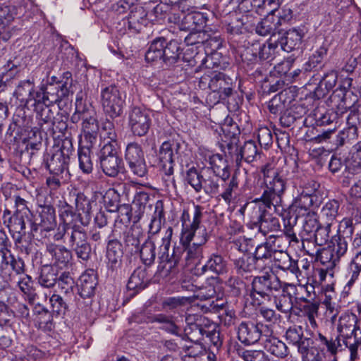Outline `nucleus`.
Returning a JSON list of instances; mask_svg holds the SVG:
<instances>
[{
    "mask_svg": "<svg viewBox=\"0 0 361 361\" xmlns=\"http://www.w3.org/2000/svg\"><path fill=\"white\" fill-rule=\"evenodd\" d=\"M261 172L263 174L264 190L262 196L253 201L256 204L253 208V214L255 216H252V219L254 225L266 235L269 232L280 229L279 219L267 211L265 207L270 208L279 203L286 189L287 180L284 175L275 169L270 163L264 165Z\"/></svg>",
    "mask_w": 361,
    "mask_h": 361,
    "instance_id": "1",
    "label": "nucleus"
},
{
    "mask_svg": "<svg viewBox=\"0 0 361 361\" xmlns=\"http://www.w3.org/2000/svg\"><path fill=\"white\" fill-rule=\"evenodd\" d=\"M68 237V244L75 253L78 258L84 261L90 259L91 246L87 241V237L83 226L71 223L59 224L58 232L54 235L55 240H61L65 235Z\"/></svg>",
    "mask_w": 361,
    "mask_h": 361,
    "instance_id": "2",
    "label": "nucleus"
},
{
    "mask_svg": "<svg viewBox=\"0 0 361 361\" xmlns=\"http://www.w3.org/2000/svg\"><path fill=\"white\" fill-rule=\"evenodd\" d=\"M258 18L250 19L249 20V16H243L242 21L231 22L227 26V31L231 34H240L243 32V27L245 26V29H250L255 27L256 33L261 36H267L271 35L272 37L276 36V33L280 34L281 31L279 30L280 26V20L276 21L274 15L267 16L261 21L255 23Z\"/></svg>",
    "mask_w": 361,
    "mask_h": 361,
    "instance_id": "3",
    "label": "nucleus"
},
{
    "mask_svg": "<svg viewBox=\"0 0 361 361\" xmlns=\"http://www.w3.org/2000/svg\"><path fill=\"white\" fill-rule=\"evenodd\" d=\"M198 85L202 90L216 92L219 99L224 100L232 94L234 83L232 78L225 73L207 70L200 77Z\"/></svg>",
    "mask_w": 361,
    "mask_h": 361,
    "instance_id": "4",
    "label": "nucleus"
},
{
    "mask_svg": "<svg viewBox=\"0 0 361 361\" xmlns=\"http://www.w3.org/2000/svg\"><path fill=\"white\" fill-rule=\"evenodd\" d=\"M281 288V282L279 278L266 273L261 276H256L252 282V289L249 293L250 297L260 304L262 300H269L274 292L279 291Z\"/></svg>",
    "mask_w": 361,
    "mask_h": 361,
    "instance_id": "5",
    "label": "nucleus"
},
{
    "mask_svg": "<svg viewBox=\"0 0 361 361\" xmlns=\"http://www.w3.org/2000/svg\"><path fill=\"white\" fill-rule=\"evenodd\" d=\"M124 103L118 87L111 85L102 89L101 104L104 112L111 118H116L122 114Z\"/></svg>",
    "mask_w": 361,
    "mask_h": 361,
    "instance_id": "6",
    "label": "nucleus"
},
{
    "mask_svg": "<svg viewBox=\"0 0 361 361\" xmlns=\"http://www.w3.org/2000/svg\"><path fill=\"white\" fill-rule=\"evenodd\" d=\"M185 321L186 326L184 327V335L190 341H201L207 333V329L214 326L210 319L202 314H189Z\"/></svg>",
    "mask_w": 361,
    "mask_h": 361,
    "instance_id": "7",
    "label": "nucleus"
},
{
    "mask_svg": "<svg viewBox=\"0 0 361 361\" xmlns=\"http://www.w3.org/2000/svg\"><path fill=\"white\" fill-rule=\"evenodd\" d=\"M129 126L135 135L143 136L151 126L150 113L140 107H133L129 113Z\"/></svg>",
    "mask_w": 361,
    "mask_h": 361,
    "instance_id": "8",
    "label": "nucleus"
},
{
    "mask_svg": "<svg viewBox=\"0 0 361 361\" xmlns=\"http://www.w3.org/2000/svg\"><path fill=\"white\" fill-rule=\"evenodd\" d=\"M173 235V228L169 226L165 231L164 235L162 238V244L160 245L159 258L161 261H166V265H169V269L173 268L180 261L183 253V248L180 247H174L173 253L169 257V250L171 246V238Z\"/></svg>",
    "mask_w": 361,
    "mask_h": 361,
    "instance_id": "9",
    "label": "nucleus"
},
{
    "mask_svg": "<svg viewBox=\"0 0 361 361\" xmlns=\"http://www.w3.org/2000/svg\"><path fill=\"white\" fill-rule=\"evenodd\" d=\"M41 90L46 94L49 104H54L60 102L63 98L68 95L66 85H60L56 81V77L52 76L45 82L43 80L41 85Z\"/></svg>",
    "mask_w": 361,
    "mask_h": 361,
    "instance_id": "10",
    "label": "nucleus"
},
{
    "mask_svg": "<svg viewBox=\"0 0 361 361\" xmlns=\"http://www.w3.org/2000/svg\"><path fill=\"white\" fill-rule=\"evenodd\" d=\"M16 211L13 216L11 218L13 223V229L20 233L25 229V220H28L31 215V212L28 207L27 202L20 196H15Z\"/></svg>",
    "mask_w": 361,
    "mask_h": 361,
    "instance_id": "11",
    "label": "nucleus"
},
{
    "mask_svg": "<svg viewBox=\"0 0 361 361\" xmlns=\"http://www.w3.org/2000/svg\"><path fill=\"white\" fill-rule=\"evenodd\" d=\"M237 335L242 343L247 345L255 344L262 335L259 324L252 322H242L237 327Z\"/></svg>",
    "mask_w": 361,
    "mask_h": 361,
    "instance_id": "12",
    "label": "nucleus"
},
{
    "mask_svg": "<svg viewBox=\"0 0 361 361\" xmlns=\"http://www.w3.org/2000/svg\"><path fill=\"white\" fill-rule=\"evenodd\" d=\"M46 252L51 256L54 265L61 269L68 267L72 259L71 250L63 245L47 244Z\"/></svg>",
    "mask_w": 361,
    "mask_h": 361,
    "instance_id": "13",
    "label": "nucleus"
},
{
    "mask_svg": "<svg viewBox=\"0 0 361 361\" xmlns=\"http://www.w3.org/2000/svg\"><path fill=\"white\" fill-rule=\"evenodd\" d=\"M40 222L33 228V231L49 233L56 227L55 209L50 205L44 206L39 214Z\"/></svg>",
    "mask_w": 361,
    "mask_h": 361,
    "instance_id": "14",
    "label": "nucleus"
},
{
    "mask_svg": "<svg viewBox=\"0 0 361 361\" xmlns=\"http://www.w3.org/2000/svg\"><path fill=\"white\" fill-rule=\"evenodd\" d=\"M174 142L166 141L162 143L159 152V159L164 173L170 178L173 173Z\"/></svg>",
    "mask_w": 361,
    "mask_h": 361,
    "instance_id": "15",
    "label": "nucleus"
},
{
    "mask_svg": "<svg viewBox=\"0 0 361 361\" xmlns=\"http://www.w3.org/2000/svg\"><path fill=\"white\" fill-rule=\"evenodd\" d=\"M97 280L92 269L83 273L78 280V291L83 298H90L94 295Z\"/></svg>",
    "mask_w": 361,
    "mask_h": 361,
    "instance_id": "16",
    "label": "nucleus"
},
{
    "mask_svg": "<svg viewBox=\"0 0 361 361\" xmlns=\"http://www.w3.org/2000/svg\"><path fill=\"white\" fill-rule=\"evenodd\" d=\"M305 32L300 28H292L286 31L284 36L279 41L281 49L287 52L298 49L301 44Z\"/></svg>",
    "mask_w": 361,
    "mask_h": 361,
    "instance_id": "17",
    "label": "nucleus"
},
{
    "mask_svg": "<svg viewBox=\"0 0 361 361\" xmlns=\"http://www.w3.org/2000/svg\"><path fill=\"white\" fill-rule=\"evenodd\" d=\"M358 324L357 318L355 314L345 312L343 314L338 320L337 331L339 338L343 340L352 338L353 331Z\"/></svg>",
    "mask_w": 361,
    "mask_h": 361,
    "instance_id": "18",
    "label": "nucleus"
},
{
    "mask_svg": "<svg viewBox=\"0 0 361 361\" xmlns=\"http://www.w3.org/2000/svg\"><path fill=\"white\" fill-rule=\"evenodd\" d=\"M122 244L118 240H111L106 247V257L109 269L115 270L120 267L123 257Z\"/></svg>",
    "mask_w": 361,
    "mask_h": 361,
    "instance_id": "19",
    "label": "nucleus"
},
{
    "mask_svg": "<svg viewBox=\"0 0 361 361\" xmlns=\"http://www.w3.org/2000/svg\"><path fill=\"white\" fill-rule=\"evenodd\" d=\"M145 235L139 226H131L124 233L123 242L125 246L131 253L138 252L140 245Z\"/></svg>",
    "mask_w": 361,
    "mask_h": 361,
    "instance_id": "20",
    "label": "nucleus"
},
{
    "mask_svg": "<svg viewBox=\"0 0 361 361\" xmlns=\"http://www.w3.org/2000/svg\"><path fill=\"white\" fill-rule=\"evenodd\" d=\"M337 78V73L334 71H330L324 74L320 80L319 85L313 92L314 99H319L324 97L326 94L335 87Z\"/></svg>",
    "mask_w": 361,
    "mask_h": 361,
    "instance_id": "21",
    "label": "nucleus"
},
{
    "mask_svg": "<svg viewBox=\"0 0 361 361\" xmlns=\"http://www.w3.org/2000/svg\"><path fill=\"white\" fill-rule=\"evenodd\" d=\"M202 271L203 272L209 271L216 275L224 274L228 271L227 261L220 254L212 253L208 257L205 264L202 266Z\"/></svg>",
    "mask_w": 361,
    "mask_h": 361,
    "instance_id": "22",
    "label": "nucleus"
},
{
    "mask_svg": "<svg viewBox=\"0 0 361 361\" xmlns=\"http://www.w3.org/2000/svg\"><path fill=\"white\" fill-rule=\"evenodd\" d=\"M147 12L142 7L132 10L128 19V27L134 33L140 32L148 23Z\"/></svg>",
    "mask_w": 361,
    "mask_h": 361,
    "instance_id": "23",
    "label": "nucleus"
},
{
    "mask_svg": "<svg viewBox=\"0 0 361 361\" xmlns=\"http://www.w3.org/2000/svg\"><path fill=\"white\" fill-rule=\"evenodd\" d=\"M263 346L268 353L278 358H284L288 354L286 345L274 336H265L263 339Z\"/></svg>",
    "mask_w": 361,
    "mask_h": 361,
    "instance_id": "24",
    "label": "nucleus"
},
{
    "mask_svg": "<svg viewBox=\"0 0 361 361\" xmlns=\"http://www.w3.org/2000/svg\"><path fill=\"white\" fill-rule=\"evenodd\" d=\"M209 164V169L213 173L216 174L224 181L228 180L231 176L230 169L227 161L221 155L216 154L211 156Z\"/></svg>",
    "mask_w": 361,
    "mask_h": 361,
    "instance_id": "25",
    "label": "nucleus"
},
{
    "mask_svg": "<svg viewBox=\"0 0 361 361\" xmlns=\"http://www.w3.org/2000/svg\"><path fill=\"white\" fill-rule=\"evenodd\" d=\"M317 214L309 211L305 215L302 223L300 236L302 240H309L312 238V235L319 226Z\"/></svg>",
    "mask_w": 361,
    "mask_h": 361,
    "instance_id": "26",
    "label": "nucleus"
},
{
    "mask_svg": "<svg viewBox=\"0 0 361 361\" xmlns=\"http://www.w3.org/2000/svg\"><path fill=\"white\" fill-rule=\"evenodd\" d=\"M180 220L182 222V233L180 237V243L183 245V247H186L189 245H191V241L195 238L196 231L199 228H195L192 227V225L189 224L190 222V214L188 209H184Z\"/></svg>",
    "mask_w": 361,
    "mask_h": 361,
    "instance_id": "27",
    "label": "nucleus"
},
{
    "mask_svg": "<svg viewBox=\"0 0 361 361\" xmlns=\"http://www.w3.org/2000/svg\"><path fill=\"white\" fill-rule=\"evenodd\" d=\"M35 111L41 130L48 133V131L50 130L51 127L54 125V112L51 110L49 106L47 105L38 106L35 108Z\"/></svg>",
    "mask_w": 361,
    "mask_h": 361,
    "instance_id": "28",
    "label": "nucleus"
},
{
    "mask_svg": "<svg viewBox=\"0 0 361 361\" xmlns=\"http://www.w3.org/2000/svg\"><path fill=\"white\" fill-rule=\"evenodd\" d=\"M360 273L361 251H357L350 261L347 268L346 276L349 279L345 285V288H348L350 289L358 279Z\"/></svg>",
    "mask_w": 361,
    "mask_h": 361,
    "instance_id": "29",
    "label": "nucleus"
},
{
    "mask_svg": "<svg viewBox=\"0 0 361 361\" xmlns=\"http://www.w3.org/2000/svg\"><path fill=\"white\" fill-rule=\"evenodd\" d=\"M58 276L56 269L51 265L44 264L42 267L38 283L47 288H53L57 282Z\"/></svg>",
    "mask_w": 361,
    "mask_h": 361,
    "instance_id": "30",
    "label": "nucleus"
},
{
    "mask_svg": "<svg viewBox=\"0 0 361 361\" xmlns=\"http://www.w3.org/2000/svg\"><path fill=\"white\" fill-rule=\"evenodd\" d=\"M68 163L69 158H66L56 152L49 160L47 161L45 166L51 173L58 175L67 169Z\"/></svg>",
    "mask_w": 361,
    "mask_h": 361,
    "instance_id": "31",
    "label": "nucleus"
},
{
    "mask_svg": "<svg viewBox=\"0 0 361 361\" xmlns=\"http://www.w3.org/2000/svg\"><path fill=\"white\" fill-rule=\"evenodd\" d=\"M263 264H257L255 257L252 256L244 255L235 261V267L240 274L252 273L256 270H261Z\"/></svg>",
    "mask_w": 361,
    "mask_h": 361,
    "instance_id": "32",
    "label": "nucleus"
},
{
    "mask_svg": "<svg viewBox=\"0 0 361 361\" xmlns=\"http://www.w3.org/2000/svg\"><path fill=\"white\" fill-rule=\"evenodd\" d=\"M148 283L146 271L141 268L136 269L130 276L127 288L129 290L139 291L145 288Z\"/></svg>",
    "mask_w": 361,
    "mask_h": 361,
    "instance_id": "33",
    "label": "nucleus"
},
{
    "mask_svg": "<svg viewBox=\"0 0 361 361\" xmlns=\"http://www.w3.org/2000/svg\"><path fill=\"white\" fill-rule=\"evenodd\" d=\"M79 168L85 174H90L93 171V161L90 147H80L78 150Z\"/></svg>",
    "mask_w": 361,
    "mask_h": 361,
    "instance_id": "34",
    "label": "nucleus"
},
{
    "mask_svg": "<svg viewBox=\"0 0 361 361\" xmlns=\"http://www.w3.org/2000/svg\"><path fill=\"white\" fill-rule=\"evenodd\" d=\"M219 176L213 173L209 168L204 169L202 190L208 195L217 193L219 188Z\"/></svg>",
    "mask_w": 361,
    "mask_h": 361,
    "instance_id": "35",
    "label": "nucleus"
},
{
    "mask_svg": "<svg viewBox=\"0 0 361 361\" xmlns=\"http://www.w3.org/2000/svg\"><path fill=\"white\" fill-rule=\"evenodd\" d=\"M298 192H302L319 200L323 199L324 195L320 184L314 180H302L299 184Z\"/></svg>",
    "mask_w": 361,
    "mask_h": 361,
    "instance_id": "36",
    "label": "nucleus"
},
{
    "mask_svg": "<svg viewBox=\"0 0 361 361\" xmlns=\"http://www.w3.org/2000/svg\"><path fill=\"white\" fill-rule=\"evenodd\" d=\"M276 261L279 269L288 271L297 277L298 274H300L298 261L292 259L286 252H279Z\"/></svg>",
    "mask_w": 361,
    "mask_h": 361,
    "instance_id": "37",
    "label": "nucleus"
},
{
    "mask_svg": "<svg viewBox=\"0 0 361 361\" xmlns=\"http://www.w3.org/2000/svg\"><path fill=\"white\" fill-rule=\"evenodd\" d=\"M102 171L109 177H116L120 172L122 159L119 157H111L99 160Z\"/></svg>",
    "mask_w": 361,
    "mask_h": 361,
    "instance_id": "38",
    "label": "nucleus"
},
{
    "mask_svg": "<svg viewBox=\"0 0 361 361\" xmlns=\"http://www.w3.org/2000/svg\"><path fill=\"white\" fill-rule=\"evenodd\" d=\"M155 249V244L150 238H147L142 246L139 247L138 252L140 258L146 266H150L154 263L156 258Z\"/></svg>",
    "mask_w": 361,
    "mask_h": 361,
    "instance_id": "39",
    "label": "nucleus"
},
{
    "mask_svg": "<svg viewBox=\"0 0 361 361\" xmlns=\"http://www.w3.org/2000/svg\"><path fill=\"white\" fill-rule=\"evenodd\" d=\"M331 103L335 109L333 110L339 118L342 116L348 109L346 100L345 99V91L343 89H336L330 97Z\"/></svg>",
    "mask_w": 361,
    "mask_h": 361,
    "instance_id": "40",
    "label": "nucleus"
},
{
    "mask_svg": "<svg viewBox=\"0 0 361 361\" xmlns=\"http://www.w3.org/2000/svg\"><path fill=\"white\" fill-rule=\"evenodd\" d=\"M279 252L273 250L268 243H264L257 247L252 257H255L257 264H261V262H264L271 259L276 260Z\"/></svg>",
    "mask_w": 361,
    "mask_h": 361,
    "instance_id": "41",
    "label": "nucleus"
},
{
    "mask_svg": "<svg viewBox=\"0 0 361 361\" xmlns=\"http://www.w3.org/2000/svg\"><path fill=\"white\" fill-rule=\"evenodd\" d=\"M286 339L289 343L296 345L298 351L303 342L312 341L310 338L303 336V330L300 326L288 328L286 332Z\"/></svg>",
    "mask_w": 361,
    "mask_h": 361,
    "instance_id": "42",
    "label": "nucleus"
},
{
    "mask_svg": "<svg viewBox=\"0 0 361 361\" xmlns=\"http://www.w3.org/2000/svg\"><path fill=\"white\" fill-rule=\"evenodd\" d=\"M4 235L2 238L1 243H0V254H1V263H0V271L3 276L6 277L10 276L8 273V262L13 257V254L11 250L8 248V238Z\"/></svg>",
    "mask_w": 361,
    "mask_h": 361,
    "instance_id": "43",
    "label": "nucleus"
},
{
    "mask_svg": "<svg viewBox=\"0 0 361 361\" xmlns=\"http://www.w3.org/2000/svg\"><path fill=\"white\" fill-rule=\"evenodd\" d=\"M312 341L303 342L298 351L301 355L302 361H322L324 355L319 350L315 347H311Z\"/></svg>",
    "mask_w": 361,
    "mask_h": 361,
    "instance_id": "44",
    "label": "nucleus"
},
{
    "mask_svg": "<svg viewBox=\"0 0 361 361\" xmlns=\"http://www.w3.org/2000/svg\"><path fill=\"white\" fill-rule=\"evenodd\" d=\"M164 37H158L152 41L145 54V59L148 61H154L161 59L162 52L166 44Z\"/></svg>",
    "mask_w": 361,
    "mask_h": 361,
    "instance_id": "45",
    "label": "nucleus"
},
{
    "mask_svg": "<svg viewBox=\"0 0 361 361\" xmlns=\"http://www.w3.org/2000/svg\"><path fill=\"white\" fill-rule=\"evenodd\" d=\"M320 202L321 200L317 198L305 195L302 192H298V195L293 200L292 207L295 208L296 210H304L307 212L313 205H317Z\"/></svg>",
    "mask_w": 361,
    "mask_h": 361,
    "instance_id": "46",
    "label": "nucleus"
},
{
    "mask_svg": "<svg viewBox=\"0 0 361 361\" xmlns=\"http://www.w3.org/2000/svg\"><path fill=\"white\" fill-rule=\"evenodd\" d=\"M205 245V240L199 241L197 244H191L184 247L187 255L186 260L189 263L197 264L203 258V246Z\"/></svg>",
    "mask_w": 361,
    "mask_h": 361,
    "instance_id": "47",
    "label": "nucleus"
},
{
    "mask_svg": "<svg viewBox=\"0 0 361 361\" xmlns=\"http://www.w3.org/2000/svg\"><path fill=\"white\" fill-rule=\"evenodd\" d=\"M164 218V210L161 204L158 202L155 207L154 213L151 219L149 225L148 238L152 239V236L157 234L161 228V219Z\"/></svg>",
    "mask_w": 361,
    "mask_h": 361,
    "instance_id": "48",
    "label": "nucleus"
},
{
    "mask_svg": "<svg viewBox=\"0 0 361 361\" xmlns=\"http://www.w3.org/2000/svg\"><path fill=\"white\" fill-rule=\"evenodd\" d=\"M239 154L247 163H251L260 157L259 150L255 142L252 140L245 142L240 147Z\"/></svg>",
    "mask_w": 361,
    "mask_h": 361,
    "instance_id": "49",
    "label": "nucleus"
},
{
    "mask_svg": "<svg viewBox=\"0 0 361 361\" xmlns=\"http://www.w3.org/2000/svg\"><path fill=\"white\" fill-rule=\"evenodd\" d=\"M33 90V83L29 80H23L19 82L14 94L22 103L28 104Z\"/></svg>",
    "mask_w": 361,
    "mask_h": 361,
    "instance_id": "50",
    "label": "nucleus"
},
{
    "mask_svg": "<svg viewBox=\"0 0 361 361\" xmlns=\"http://www.w3.org/2000/svg\"><path fill=\"white\" fill-rule=\"evenodd\" d=\"M281 288H282V293L289 298V299H291L293 302H298L299 300H307V298L302 295L303 286L285 283L283 286H281Z\"/></svg>",
    "mask_w": 361,
    "mask_h": 361,
    "instance_id": "51",
    "label": "nucleus"
},
{
    "mask_svg": "<svg viewBox=\"0 0 361 361\" xmlns=\"http://www.w3.org/2000/svg\"><path fill=\"white\" fill-rule=\"evenodd\" d=\"M180 47L176 41H170L166 42L164 51L162 52L161 59L169 64L174 63L179 56Z\"/></svg>",
    "mask_w": 361,
    "mask_h": 361,
    "instance_id": "52",
    "label": "nucleus"
},
{
    "mask_svg": "<svg viewBox=\"0 0 361 361\" xmlns=\"http://www.w3.org/2000/svg\"><path fill=\"white\" fill-rule=\"evenodd\" d=\"M203 176L204 170L199 172L195 167H192L187 171L185 180L196 192H200L202 190Z\"/></svg>",
    "mask_w": 361,
    "mask_h": 361,
    "instance_id": "53",
    "label": "nucleus"
},
{
    "mask_svg": "<svg viewBox=\"0 0 361 361\" xmlns=\"http://www.w3.org/2000/svg\"><path fill=\"white\" fill-rule=\"evenodd\" d=\"M340 202L336 200L328 201L322 208L321 216L326 220V223H332L338 215Z\"/></svg>",
    "mask_w": 361,
    "mask_h": 361,
    "instance_id": "54",
    "label": "nucleus"
},
{
    "mask_svg": "<svg viewBox=\"0 0 361 361\" xmlns=\"http://www.w3.org/2000/svg\"><path fill=\"white\" fill-rule=\"evenodd\" d=\"M305 303L301 305L300 310L302 314L307 318L312 327L317 326L316 317L318 315L319 305L316 302H310V301H305Z\"/></svg>",
    "mask_w": 361,
    "mask_h": 361,
    "instance_id": "55",
    "label": "nucleus"
},
{
    "mask_svg": "<svg viewBox=\"0 0 361 361\" xmlns=\"http://www.w3.org/2000/svg\"><path fill=\"white\" fill-rule=\"evenodd\" d=\"M260 51V44L255 42L244 48L240 52V57L243 62L247 64L255 63L258 61V54Z\"/></svg>",
    "mask_w": 361,
    "mask_h": 361,
    "instance_id": "56",
    "label": "nucleus"
},
{
    "mask_svg": "<svg viewBox=\"0 0 361 361\" xmlns=\"http://www.w3.org/2000/svg\"><path fill=\"white\" fill-rule=\"evenodd\" d=\"M331 243L332 246L329 247L334 253L336 260L340 261L348 250V241L345 237L338 235L334 237Z\"/></svg>",
    "mask_w": 361,
    "mask_h": 361,
    "instance_id": "57",
    "label": "nucleus"
},
{
    "mask_svg": "<svg viewBox=\"0 0 361 361\" xmlns=\"http://www.w3.org/2000/svg\"><path fill=\"white\" fill-rule=\"evenodd\" d=\"M350 113L346 118L347 127L354 129L357 133L361 125V104H355L350 107Z\"/></svg>",
    "mask_w": 361,
    "mask_h": 361,
    "instance_id": "58",
    "label": "nucleus"
},
{
    "mask_svg": "<svg viewBox=\"0 0 361 361\" xmlns=\"http://www.w3.org/2000/svg\"><path fill=\"white\" fill-rule=\"evenodd\" d=\"M317 340L322 345L326 346L327 351L333 355H335L338 352V349L341 347L339 336H336L335 338H333L332 337L329 338L319 333Z\"/></svg>",
    "mask_w": 361,
    "mask_h": 361,
    "instance_id": "59",
    "label": "nucleus"
},
{
    "mask_svg": "<svg viewBox=\"0 0 361 361\" xmlns=\"http://www.w3.org/2000/svg\"><path fill=\"white\" fill-rule=\"evenodd\" d=\"M49 302L54 315L61 316L66 314L68 306L61 295L53 294L49 298Z\"/></svg>",
    "mask_w": 361,
    "mask_h": 361,
    "instance_id": "60",
    "label": "nucleus"
},
{
    "mask_svg": "<svg viewBox=\"0 0 361 361\" xmlns=\"http://www.w3.org/2000/svg\"><path fill=\"white\" fill-rule=\"evenodd\" d=\"M130 171L138 177H144L147 173L145 156L126 161Z\"/></svg>",
    "mask_w": 361,
    "mask_h": 361,
    "instance_id": "61",
    "label": "nucleus"
},
{
    "mask_svg": "<svg viewBox=\"0 0 361 361\" xmlns=\"http://www.w3.org/2000/svg\"><path fill=\"white\" fill-rule=\"evenodd\" d=\"M329 47V44L327 42H324L315 51L308 61L310 69L316 68L318 64H320L324 61L327 55Z\"/></svg>",
    "mask_w": 361,
    "mask_h": 361,
    "instance_id": "62",
    "label": "nucleus"
},
{
    "mask_svg": "<svg viewBox=\"0 0 361 361\" xmlns=\"http://www.w3.org/2000/svg\"><path fill=\"white\" fill-rule=\"evenodd\" d=\"M75 111L82 116V119H87L90 115H96L94 107L86 103L81 95L77 94L75 99Z\"/></svg>",
    "mask_w": 361,
    "mask_h": 361,
    "instance_id": "63",
    "label": "nucleus"
},
{
    "mask_svg": "<svg viewBox=\"0 0 361 361\" xmlns=\"http://www.w3.org/2000/svg\"><path fill=\"white\" fill-rule=\"evenodd\" d=\"M331 223H326L325 226H319L312 235L314 243L319 246H322L328 242L329 239V233L331 231Z\"/></svg>",
    "mask_w": 361,
    "mask_h": 361,
    "instance_id": "64",
    "label": "nucleus"
}]
</instances>
